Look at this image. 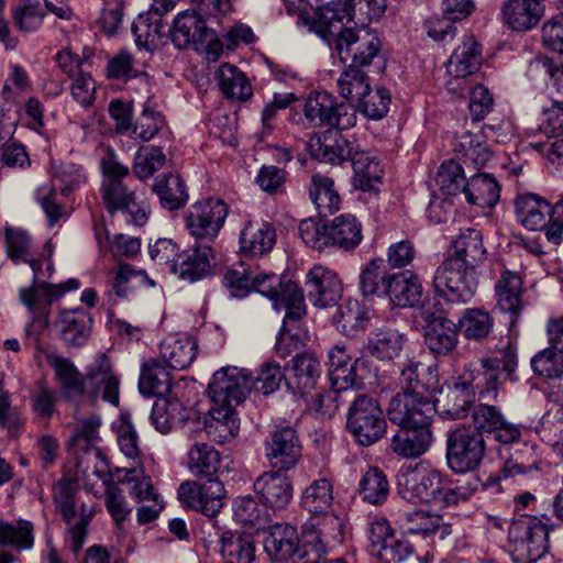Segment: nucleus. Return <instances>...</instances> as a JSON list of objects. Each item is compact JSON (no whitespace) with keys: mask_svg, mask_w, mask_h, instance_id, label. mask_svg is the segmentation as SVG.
Here are the masks:
<instances>
[{"mask_svg":"<svg viewBox=\"0 0 563 563\" xmlns=\"http://www.w3.org/2000/svg\"><path fill=\"white\" fill-rule=\"evenodd\" d=\"M47 361L55 369L64 397L86 398L88 404L95 405L101 395L104 401L119 405L120 379L106 353H99L87 366L85 377L68 358L52 354L47 356Z\"/></svg>","mask_w":563,"mask_h":563,"instance_id":"nucleus-1","label":"nucleus"},{"mask_svg":"<svg viewBox=\"0 0 563 563\" xmlns=\"http://www.w3.org/2000/svg\"><path fill=\"white\" fill-rule=\"evenodd\" d=\"M335 11L324 8L321 11V37L335 43V51L343 64L364 69L377 56L382 44L379 38L365 29L340 25Z\"/></svg>","mask_w":563,"mask_h":563,"instance_id":"nucleus-2","label":"nucleus"},{"mask_svg":"<svg viewBox=\"0 0 563 563\" xmlns=\"http://www.w3.org/2000/svg\"><path fill=\"white\" fill-rule=\"evenodd\" d=\"M397 493L410 504L429 503L439 508L459 503L461 494L444 483L440 471L419 463L399 471Z\"/></svg>","mask_w":563,"mask_h":563,"instance_id":"nucleus-3","label":"nucleus"},{"mask_svg":"<svg viewBox=\"0 0 563 563\" xmlns=\"http://www.w3.org/2000/svg\"><path fill=\"white\" fill-rule=\"evenodd\" d=\"M101 170L104 176L101 198L107 211L112 216L121 212L126 223L143 225L147 220L146 205L124 183L130 174L129 167L109 156L101 161Z\"/></svg>","mask_w":563,"mask_h":563,"instance_id":"nucleus-4","label":"nucleus"},{"mask_svg":"<svg viewBox=\"0 0 563 563\" xmlns=\"http://www.w3.org/2000/svg\"><path fill=\"white\" fill-rule=\"evenodd\" d=\"M328 541L320 533L300 539L294 526L275 523L264 538V550L273 562L320 563Z\"/></svg>","mask_w":563,"mask_h":563,"instance_id":"nucleus-5","label":"nucleus"},{"mask_svg":"<svg viewBox=\"0 0 563 563\" xmlns=\"http://www.w3.org/2000/svg\"><path fill=\"white\" fill-rule=\"evenodd\" d=\"M346 428L363 446H369L383 439L387 422L378 400L366 394L354 395L346 413Z\"/></svg>","mask_w":563,"mask_h":563,"instance_id":"nucleus-6","label":"nucleus"},{"mask_svg":"<svg viewBox=\"0 0 563 563\" xmlns=\"http://www.w3.org/2000/svg\"><path fill=\"white\" fill-rule=\"evenodd\" d=\"M547 526L532 516H521L508 529L510 553L515 563H536L548 552Z\"/></svg>","mask_w":563,"mask_h":563,"instance_id":"nucleus-7","label":"nucleus"},{"mask_svg":"<svg viewBox=\"0 0 563 563\" xmlns=\"http://www.w3.org/2000/svg\"><path fill=\"white\" fill-rule=\"evenodd\" d=\"M486 454L483 434L471 426L457 427L446 434V463L451 471L464 474L476 470Z\"/></svg>","mask_w":563,"mask_h":563,"instance_id":"nucleus-8","label":"nucleus"},{"mask_svg":"<svg viewBox=\"0 0 563 563\" xmlns=\"http://www.w3.org/2000/svg\"><path fill=\"white\" fill-rule=\"evenodd\" d=\"M76 487L65 481L58 482L54 487V501L67 526L70 537V549L78 552L87 538V527L95 510L86 503H78Z\"/></svg>","mask_w":563,"mask_h":563,"instance_id":"nucleus-9","label":"nucleus"},{"mask_svg":"<svg viewBox=\"0 0 563 563\" xmlns=\"http://www.w3.org/2000/svg\"><path fill=\"white\" fill-rule=\"evenodd\" d=\"M302 112L309 126L347 130L356 123V109L349 103H338L335 98L318 91L308 96L303 101Z\"/></svg>","mask_w":563,"mask_h":563,"instance_id":"nucleus-10","label":"nucleus"},{"mask_svg":"<svg viewBox=\"0 0 563 563\" xmlns=\"http://www.w3.org/2000/svg\"><path fill=\"white\" fill-rule=\"evenodd\" d=\"M65 294L62 285L48 284L40 278V272L34 273L32 285L20 289V300L32 314V321L27 323L25 333L29 339L36 342L38 335L49 324V308L54 300Z\"/></svg>","mask_w":563,"mask_h":563,"instance_id":"nucleus-11","label":"nucleus"},{"mask_svg":"<svg viewBox=\"0 0 563 563\" xmlns=\"http://www.w3.org/2000/svg\"><path fill=\"white\" fill-rule=\"evenodd\" d=\"M252 290L268 297L275 310H285V319L298 321L306 314L305 295L291 280L282 282L276 274L253 275Z\"/></svg>","mask_w":563,"mask_h":563,"instance_id":"nucleus-12","label":"nucleus"},{"mask_svg":"<svg viewBox=\"0 0 563 563\" xmlns=\"http://www.w3.org/2000/svg\"><path fill=\"white\" fill-rule=\"evenodd\" d=\"M435 294L448 302L466 303L475 295L478 280L476 272L444 260L435 269L433 282Z\"/></svg>","mask_w":563,"mask_h":563,"instance_id":"nucleus-13","label":"nucleus"},{"mask_svg":"<svg viewBox=\"0 0 563 563\" xmlns=\"http://www.w3.org/2000/svg\"><path fill=\"white\" fill-rule=\"evenodd\" d=\"M333 499V485L325 477L312 481L301 494V505L310 514L324 515V523L319 533L324 540L339 541L343 536V526L338 517L329 514Z\"/></svg>","mask_w":563,"mask_h":563,"instance_id":"nucleus-14","label":"nucleus"},{"mask_svg":"<svg viewBox=\"0 0 563 563\" xmlns=\"http://www.w3.org/2000/svg\"><path fill=\"white\" fill-rule=\"evenodd\" d=\"M437 409L433 396L397 393L387 408L388 419L397 426L431 427Z\"/></svg>","mask_w":563,"mask_h":563,"instance_id":"nucleus-15","label":"nucleus"},{"mask_svg":"<svg viewBox=\"0 0 563 563\" xmlns=\"http://www.w3.org/2000/svg\"><path fill=\"white\" fill-rule=\"evenodd\" d=\"M228 216V207L219 199H208L191 206L186 225L197 244H210L217 238Z\"/></svg>","mask_w":563,"mask_h":563,"instance_id":"nucleus-16","label":"nucleus"},{"mask_svg":"<svg viewBox=\"0 0 563 563\" xmlns=\"http://www.w3.org/2000/svg\"><path fill=\"white\" fill-rule=\"evenodd\" d=\"M251 391V377L246 369L225 366L217 371L208 386V394L216 405L236 406Z\"/></svg>","mask_w":563,"mask_h":563,"instance_id":"nucleus-17","label":"nucleus"},{"mask_svg":"<svg viewBox=\"0 0 563 563\" xmlns=\"http://www.w3.org/2000/svg\"><path fill=\"white\" fill-rule=\"evenodd\" d=\"M225 489L218 478H208L200 484L187 481L178 488V499L181 504L207 517H214L224 505Z\"/></svg>","mask_w":563,"mask_h":563,"instance_id":"nucleus-18","label":"nucleus"},{"mask_svg":"<svg viewBox=\"0 0 563 563\" xmlns=\"http://www.w3.org/2000/svg\"><path fill=\"white\" fill-rule=\"evenodd\" d=\"M472 419L474 426L483 434L487 432L503 444H511L521 438V429L518 424L508 421L500 409L494 405L478 404L473 407Z\"/></svg>","mask_w":563,"mask_h":563,"instance_id":"nucleus-19","label":"nucleus"},{"mask_svg":"<svg viewBox=\"0 0 563 563\" xmlns=\"http://www.w3.org/2000/svg\"><path fill=\"white\" fill-rule=\"evenodd\" d=\"M311 155L322 162L340 165L352 161L361 148L355 139H346L332 130L312 136L308 143Z\"/></svg>","mask_w":563,"mask_h":563,"instance_id":"nucleus-20","label":"nucleus"},{"mask_svg":"<svg viewBox=\"0 0 563 563\" xmlns=\"http://www.w3.org/2000/svg\"><path fill=\"white\" fill-rule=\"evenodd\" d=\"M543 0H505L500 8L501 23L516 33L536 29L544 15Z\"/></svg>","mask_w":563,"mask_h":563,"instance_id":"nucleus-21","label":"nucleus"},{"mask_svg":"<svg viewBox=\"0 0 563 563\" xmlns=\"http://www.w3.org/2000/svg\"><path fill=\"white\" fill-rule=\"evenodd\" d=\"M306 288L308 299L319 308L336 305L343 292L342 283L338 275L321 265L313 266L308 272Z\"/></svg>","mask_w":563,"mask_h":563,"instance_id":"nucleus-22","label":"nucleus"},{"mask_svg":"<svg viewBox=\"0 0 563 563\" xmlns=\"http://www.w3.org/2000/svg\"><path fill=\"white\" fill-rule=\"evenodd\" d=\"M282 471L264 472L253 484L262 503L275 511L286 509L294 494L290 477Z\"/></svg>","mask_w":563,"mask_h":563,"instance_id":"nucleus-23","label":"nucleus"},{"mask_svg":"<svg viewBox=\"0 0 563 563\" xmlns=\"http://www.w3.org/2000/svg\"><path fill=\"white\" fill-rule=\"evenodd\" d=\"M266 457L275 468L288 471L295 467L301 457V444L295 429H276L267 441Z\"/></svg>","mask_w":563,"mask_h":563,"instance_id":"nucleus-24","label":"nucleus"},{"mask_svg":"<svg viewBox=\"0 0 563 563\" xmlns=\"http://www.w3.org/2000/svg\"><path fill=\"white\" fill-rule=\"evenodd\" d=\"M423 339L427 349L435 356L450 355L457 346L459 330L455 322L442 316L427 314Z\"/></svg>","mask_w":563,"mask_h":563,"instance_id":"nucleus-25","label":"nucleus"},{"mask_svg":"<svg viewBox=\"0 0 563 563\" xmlns=\"http://www.w3.org/2000/svg\"><path fill=\"white\" fill-rule=\"evenodd\" d=\"M167 31L172 43L179 49L203 44L211 35V29L194 10L179 12Z\"/></svg>","mask_w":563,"mask_h":563,"instance_id":"nucleus-26","label":"nucleus"},{"mask_svg":"<svg viewBox=\"0 0 563 563\" xmlns=\"http://www.w3.org/2000/svg\"><path fill=\"white\" fill-rule=\"evenodd\" d=\"M329 8L336 13L340 25L349 26L352 22L354 24L364 25L366 21L373 18H378L384 11V0H335L329 3L319 5V18L321 19V11ZM321 25V21L319 22Z\"/></svg>","mask_w":563,"mask_h":563,"instance_id":"nucleus-27","label":"nucleus"},{"mask_svg":"<svg viewBox=\"0 0 563 563\" xmlns=\"http://www.w3.org/2000/svg\"><path fill=\"white\" fill-rule=\"evenodd\" d=\"M382 292L395 306L416 307L421 302L422 286L417 275L411 272L389 274Z\"/></svg>","mask_w":563,"mask_h":563,"instance_id":"nucleus-28","label":"nucleus"},{"mask_svg":"<svg viewBox=\"0 0 563 563\" xmlns=\"http://www.w3.org/2000/svg\"><path fill=\"white\" fill-rule=\"evenodd\" d=\"M432 440L431 427L399 426L391 438L390 448L398 456L416 459L429 450Z\"/></svg>","mask_w":563,"mask_h":563,"instance_id":"nucleus-29","label":"nucleus"},{"mask_svg":"<svg viewBox=\"0 0 563 563\" xmlns=\"http://www.w3.org/2000/svg\"><path fill=\"white\" fill-rule=\"evenodd\" d=\"M485 258L486 249L481 232L475 229H467L452 242V254L445 260L476 272V268Z\"/></svg>","mask_w":563,"mask_h":563,"instance_id":"nucleus-30","label":"nucleus"},{"mask_svg":"<svg viewBox=\"0 0 563 563\" xmlns=\"http://www.w3.org/2000/svg\"><path fill=\"white\" fill-rule=\"evenodd\" d=\"M91 318L82 308L59 311L55 325L67 346H82L90 336Z\"/></svg>","mask_w":563,"mask_h":563,"instance_id":"nucleus-31","label":"nucleus"},{"mask_svg":"<svg viewBox=\"0 0 563 563\" xmlns=\"http://www.w3.org/2000/svg\"><path fill=\"white\" fill-rule=\"evenodd\" d=\"M320 376L321 365L316 354L303 352L291 360L290 375L286 383L301 396H307L316 388Z\"/></svg>","mask_w":563,"mask_h":563,"instance_id":"nucleus-32","label":"nucleus"},{"mask_svg":"<svg viewBox=\"0 0 563 563\" xmlns=\"http://www.w3.org/2000/svg\"><path fill=\"white\" fill-rule=\"evenodd\" d=\"M212 260L210 244H196L180 254L177 264H174V272L183 279L196 282L210 274Z\"/></svg>","mask_w":563,"mask_h":563,"instance_id":"nucleus-33","label":"nucleus"},{"mask_svg":"<svg viewBox=\"0 0 563 563\" xmlns=\"http://www.w3.org/2000/svg\"><path fill=\"white\" fill-rule=\"evenodd\" d=\"M240 250L253 256L271 252L276 243L273 225L265 221H247L240 233Z\"/></svg>","mask_w":563,"mask_h":563,"instance_id":"nucleus-34","label":"nucleus"},{"mask_svg":"<svg viewBox=\"0 0 563 563\" xmlns=\"http://www.w3.org/2000/svg\"><path fill=\"white\" fill-rule=\"evenodd\" d=\"M240 419L233 407L220 406L209 410L205 420V432L217 443H225L236 437Z\"/></svg>","mask_w":563,"mask_h":563,"instance_id":"nucleus-35","label":"nucleus"},{"mask_svg":"<svg viewBox=\"0 0 563 563\" xmlns=\"http://www.w3.org/2000/svg\"><path fill=\"white\" fill-rule=\"evenodd\" d=\"M517 220L528 230H543L551 217V205L534 194L519 195L515 200Z\"/></svg>","mask_w":563,"mask_h":563,"instance_id":"nucleus-36","label":"nucleus"},{"mask_svg":"<svg viewBox=\"0 0 563 563\" xmlns=\"http://www.w3.org/2000/svg\"><path fill=\"white\" fill-rule=\"evenodd\" d=\"M400 385L402 391L410 394L419 393L422 396L432 395L438 388V373L431 366L421 362L409 361L401 369Z\"/></svg>","mask_w":563,"mask_h":563,"instance_id":"nucleus-37","label":"nucleus"},{"mask_svg":"<svg viewBox=\"0 0 563 563\" xmlns=\"http://www.w3.org/2000/svg\"><path fill=\"white\" fill-rule=\"evenodd\" d=\"M405 342L406 338L402 333L385 327L368 335L364 349L369 355L380 361H391L400 355Z\"/></svg>","mask_w":563,"mask_h":563,"instance_id":"nucleus-38","label":"nucleus"},{"mask_svg":"<svg viewBox=\"0 0 563 563\" xmlns=\"http://www.w3.org/2000/svg\"><path fill=\"white\" fill-rule=\"evenodd\" d=\"M482 51L474 37H466L453 52L446 63L449 76H472L482 64Z\"/></svg>","mask_w":563,"mask_h":563,"instance_id":"nucleus-39","label":"nucleus"},{"mask_svg":"<svg viewBox=\"0 0 563 563\" xmlns=\"http://www.w3.org/2000/svg\"><path fill=\"white\" fill-rule=\"evenodd\" d=\"M197 343L189 336H169L161 343L159 353L164 362L173 369L187 368L196 358Z\"/></svg>","mask_w":563,"mask_h":563,"instance_id":"nucleus-40","label":"nucleus"},{"mask_svg":"<svg viewBox=\"0 0 563 563\" xmlns=\"http://www.w3.org/2000/svg\"><path fill=\"white\" fill-rule=\"evenodd\" d=\"M188 470L195 476L217 478L222 468L220 452L207 443L195 442L188 453Z\"/></svg>","mask_w":563,"mask_h":563,"instance_id":"nucleus-41","label":"nucleus"},{"mask_svg":"<svg viewBox=\"0 0 563 563\" xmlns=\"http://www.w3.org/2000/svg\"><path fill=\"white\" fill-rule=\"evenodd\" d=\"M464 195L468 203L482 209L494 208L500 197V188L488 174H477L466 181Z\"/></svg>","mask_w":563,"mask_h":563,"instance_id":"nucleus-42","label":"nucleus"},{"mask_svg":"<svg viewBox=\"0 0 563 563\" xmlns=\"http://www.w3.org/2000/svg\"><path fill=\"white\" fill-rule=\"evenodd\" d=\"M309 196L321 217L333 214L340 209L341 198L333 180L321 174H313L310 180Z\"/></svg>","mask_w":563,"mask_h":563,"instance_id":"nucleus-43","label":"nucleus"},{"mask_svg":"<svg viewBox=\"0 0 563 563\" xmlns=\"http://www.w3.org/2000/svg\"><path fill=\"white\" fill-rule=\"evenodd\" d=\"M221 92L228 99L246 100L253 95L246 76L234 65L224 63L216 71Z\"/></svg>","mask_w":563,"mask_h":563,"instance_id":"nucleus-44","label":"nucleus"},{"mask_svg":"<svg viewBox=\"0 0 563 563\" xmlns=\"http://www.w3.org/2000/svg\"><path fill=\"white\" fill-rule=\"evenodd\" d=\"M331 245L349 251L356 247L362 239V225L350 213L335 217L329 227Z\"/></svg>","mask_w":563,"mask_h":563,"instance_id":"nucleus-45","label":"nucleus"},{"mask_svg":"<svg viewBox=\"0 0 563 563\" xmlns=\"http://www.w3.org/2000/svg\"><path fill=\"white\" fill-rule=\"evenodd\" d=\"M333 321L343 334L354 336L357 332L367 328L371 313L357 300L349 299L339 307L333 316Z\"/></svg>","mask_w":563,"mask_h":563,"instance_id":"nucleus-46","label":"nucleus"},{"mask_svg":"<svg viewBox=\"0 0 563 563\" xmlns=\"http://www.w3.org/2000/svg\"><path fill=\"white\" fill-rule=\"evenodd\" d=\"M521 287L520 276L512 272L503 273L495 286L499 309L515 318L519 316L522 309Z\"/></svg>","mask_w":563,"mask_h":563,"instance_id":"nucleus-47","label":"nucleus"},{"mask_svg":"<svg viewBox=\"0 0 563 563\" xmlns=\"http://www.w3.org/2000/svg\"><path fill=\"white\" fill-rule=\"evenodd\" d=\"M220 553L224 563H252L255 547L250 538L224 531L220 539Z\"/></svg>","mask_w":563,"mask_h":563,"instance_id":"nucleus-48","label":"nucleus"},{"mask_svg":"<svg viewBox=\"0 0 563 563\" xmlns=\"http://www.w3.org/2000/svg\"><path fill=\"white\" fill-rule=\"evenodd\" d=\"M351 163L354 187L363 191L375 189L380 183L382 168L379 163L361 148L353 156Z\"/></svg>","mask_w":563,"mask_h":563,"instance_id":"nucleus-49","label":"nucleus"},{"mask_svg":"<svg viewBox=\"0 0 563 563\" xmlns=\"http://www.w3.org/2000/svg\"><path fill=\"white\" fill-rule=\"evenodd\" d=\"M7 254L14 263H29L34 273L41 272L42 261L34 257L29 234L20 229L5 230Z\"/></svg>","mask_w":563,"mask_h":563,"instance_id":"nucleus-50","label":"nucleus"},{"mask_svg":"<svg viewBox=\"0 0 563 563\" xmlns=\"http://www.w3.org/2000/svg\"><path fill=\"white\" fill-rule=\"evenodd\" d=\"M162 206L168 210L181 208L188 198L183 179L176 174H167L157 178L153 185Z\"/></svg>","mask_w":563,"mask_h":563,"instance_id":"nucleus-51","label":"nucleus"},{"mask_svg":"<svg viewBox=\"0 0 563 563\" xmlns=\"http://www.w3.org/2000/svg\"><path fill=\"white\" fill-rule=\"evenodd\" d=\"M185 413L186 409L180 401L158 398L153 404L151 421L158 432L166 434L186 419Z\"/></svg>","mask_w":563,"mask_h":563,"instance_id":"nucleus-52","label":"nucleus"},{"mask_svg":"<svg viewBox=\"0 0 563 563\" xmlns=\"http://www.w3.org/2000/svg\"><path fill=\"white\" fill-rule=\"evenodd\" d=\"M464 338L481 341L490 333L494 325L492 316L482 308H467L463 311L457 323Z\"/></svg>","mask_w":563,"mask_h":563,"instance_id":"nucleus-53","label":"nucleus"},{"mask_svg":"<svg viewBox=\"0 0 563 563\" xmlns=\"http://www.w3.org/2000/svg\"><path fill=\"white\" fill-rule=\"evenodd\" d=\"M169 372L157 361L145 363L142 367L139 389L145 396H162L169 391Z\"/></svg>","mask_w":563,"mask_h":563,"instance_id":"nucleus-54","label":"nucleus"},{"mask_svg":"<svg viewBox=\"0 0 563 563\" xmlns=\"http://www.w3.org/2000/svg\"><path fill=\"white\" fill-rule=\"evenodd\" d=\"M404 527L410 534L428 538L441 530L442 538L450 533L443 523V518L437 514H430L423 510H415L404 514Z\"/></svg>","mask_w":563,"mask_h":563,"instance_id":"nucleus-55","label":"nucleus"},{"mask_svg":"<svg viewBox=\"0 0 563 563\" xmlns=\"http://www.w3.org/2000/svg\"><path fill=\"white\" fill-rule=\"evenodd\" d=\"M358 494L369 504L385 503L389 495V483L384 472L378 467H369L360 481Z\"/></svg>","mask_w":563,"mask_h":563,"instance_id":"nucleus-56","label":"nucleus"},{"mask_svg":"<svg viewBox=\"0 0 563 563\" xmlns=\"http://www.w3.org/2000/svg\"><path fill=\"white\" fill-rule=\"evenodd\" d=\"M123 475L119 476V483L125 487L130 497L137 501H144L151 497L161 496L153 486L152 479L143 468H124Z\"/></svg>","mask_w":563,"mask_h":563,"instance_id":"nucleus-57","label":"nucleus"},{"mask_svg":"<svg viewBox=\"0 0 563 563\" xmlns=\"http://www.w3.org/2000/svg\"><path fill=\"white\" fill-rule=\"evenodd\" d=\"M233 514L238 522L256 530H264L269 522L268 514L251 496L238 497L233 503Z\"/></svg>","mask_w":563,"mask_h":563,"instance_id":"nucleus-58","label":"nucleus"},{"mask_svg":"<svg viewBox=\"0 0 563 563\" xmlns=\"http://www.w3.org/2000/svg\"><path fill=\"white\" fill-rule=\"evenodd\" d=\"M341 97L350 101H357L371 87L369 79L364 69L346 67L336 80Z\"/></svg>","mask_w":563,"mask_h":563,"instance_id":"nucleus-59","label":"nucleus"},{"mask_svg":"<svg viewBox=\"0 0 563 563\" xmlns=\"http://www.w3.org/2000/svg\"><path fill=\"white\" fill-rule=\"evenodd\" d=\"M33 523L27 520H19L15 523L0 522V544L14 547L18 550H29L33 547Z\"/></svg>","mask_w":563,"mask_h":563,"instance_id":"nucleus-60","label":"nucleus"},{"mask_svg":"<svg viewBox=\"0 0 563 563\" xmlns=\"http://www.w3.org/2000/svg\"><path fill=\"white\" fill-rule=\"evenodd\" d=\"M167 25L162 19H155L150 14H140L132 24V31L139 45H157L158 42L168 34Z\"/></svg>","mask_w":563,"mask_h":563,"instance_id":"nucleus-61","label":"nucleus"},{"mask_svg":"<svg viewBox=\"0 0 563 563\" xmlns=\"http://www.w3.org/2000/svg\"><path fill=\"white\" fill-rule=\"evenodd\" d=\"M101 426L100 418L90 416L79 420L75 428L74 433L69 440V444L76 451L87 453L89 450L96 448L99 440V428Z\"/></svg>","mask_w":563,"mask_h":563,"instance_id":"nucleus-62","label":"nucleus"},{"mask_svg":"<svg viewBox=\"0 0 563 563\" xmlns=\"http://www.w3.org/2000/svg\"><path fill=\"white\" fill-rule=\"evenodd\" d=\"M390 100V93L387 89L377 87L372 90L369 87L368 92H365L356 102L358 111L366 118L380 120L387 114Z\"/></svg>","mask_w":563,"mask_h":563,"instance_id":"nucleus-63","label":"nucleus"},{"mask_svg":"<svg viewBox=\"0 0 563 563\" xmlns=\"http://www.w3.org/2000/svg\"><path fill=\"white\" fill-rule=\"evenodd\" d=\"M533 372L547 378H558L563 373V350L558 346L544 349L531 360Z\"/></svg>","mask_w":563,"mask_h":563,"instance_id":"nucleus-64","label":"nucleus"}]
</instances>
